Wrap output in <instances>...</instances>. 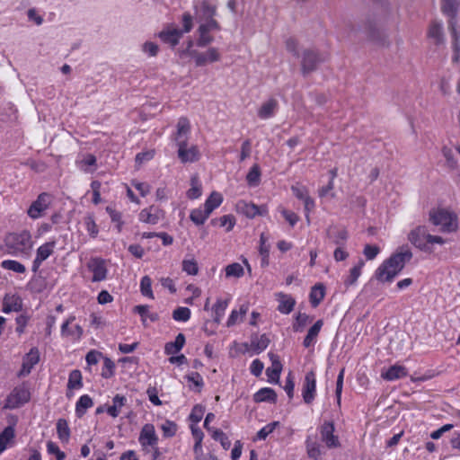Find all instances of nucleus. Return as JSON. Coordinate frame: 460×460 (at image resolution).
I'll use <instances>...</instances> for the list:
<instances>
[{
    "mask_svg": "<svg viewBox=\"0 0 460 460\" xmlns=\"http://www.w3.org/2000/svg\"><path fill=\"white\" fill-rule=\"evenodd\" d=\"M411 258L412 252L407 245L399 247L376 269V279L380 282H392Z\"/></svg>",
    "mask_w": 460,
    "mask_h": 460,
    "instance_id": "obj_1",
    "label": "nucleus"
},
{
    "mask_svg": "<svg viewBox=\"0 0 460 460\" xmlns=\"http://www.w3.org/2000/svg\"><path fill=\"white\" fill-rule=\"evenodd\" d=\"M5 245L10 254L28 258L33 246L31 234L26 230L11 233L5 237Z\"/></svg>",
    "mask_w": 460,
    "mask_h": 460,
    "instance_id": "obj_2",
    "label": "nucleus"
},
{
    "mask_svg": "<svg viewBox=\"0 0 460 460\" xmlns=\"http://www.w3.org/2000/svg\"><path fill=\"white\" fill-rule=\"evenodd\" d=\"M429 220L434 226H439L440 230L445 233L454 232L457 228L456 215L444 208L431 210Z\"/></svg>",
    "mask_w": 460,
    "mask_h": 460,
    "instance_id": "obj_3",
    "label": "nucleus"
},
{
    "mask_svg": "<svg viewBox=\"0 0 460 460\" xmlns=\"http://www.w3.org/2000/svg\"><path fill=\"white\" fill-rule=\"evenodd\" d=\"M31 399L28 384L22 383L15 386L4 401V409H17L27 403Z\"/></svg>",
    "mask_w": 460,
    "mask_h": 460,
    "instance_id": "obj_4",
    "label": "nucleus"
},
{
    "mask_svg": "<svg viewBox=\"0 0 460 460\" xmlns=\"http://www.w3.org/2000/svg\"><path fill=\"white\" fill-rule=\"evenodd\" d=\"M300 57L301 72L304 75L316 70L318 65L324 61L319 51L314 49H305Z\"/></svg>",
    "mask_w": 460,
    "mask_h": 460,
    "instance_id": "obj_5",
    "label": "nucleus"
},
{
    "mask_svg": "<svg viewBox=\"0 0 460 460\" xmlns=\"http://www.w3.org/2000/svg\"><path fill=\"white\" fill-rule=\"evenodd\" d=\"M409 242L420 251L428 252V230L426 226H419L412 229L408 234Z\"/></svg>",
    "mask_w": 460,
    "mask_h": 460,
    "instance_id": "obj_6",
    "label": "nucleus"
},
{
    "mask_svg": "<svg viewBox=\"0 0 460 460\" xmlns=\"http://www.w3.org/2000/svg\"><path fill=\"white\" fill-rule=\"evenodd\" d=\"M50 196L46 192L40 193L28 208V216L32 219L40 217L43 212L49 208Z\"/></svg>",
    "mask_w": 460,
    "mask_h": 460,
    "instance_id": "obj_7",
    "label": "nucleus"
},
{
    "mask_svg": "<svg viewBox=\"0 0 460 460\" xmlns=\"http://www.w3.org/2000/svg\"><path fill=\"white\" fill-rule=\"evenodd\" d=\"M178 146V156L182 163H192L196 162L199 158V152L196 146H191L187 148V138L179 140Z\"/></svg>",
    "mask_w": 460,
    "mask_h": 460,
    "instance_id": "obj_8",
    "label": "nucleus"
},
{
    "mask_svg": "<svg viewBox=\"0 0 460 460\" xmlns=\"http://www.w3.org/2000/svg\"><path fill=\"white\" fill-rule=\"evenodd\" d=\"M334 430L335 428L332 421H324L321 427V438L328 448H335L341 446L338 437L334 435Z\"/></svg>",
    "mask_w": 460,
    "mask_h": 460,
    "instance_id": "obj_9",
    "label": "nucleus"
},
{
    "mask_svg": "<svg viewBox=\"0 0 460 460\" xmlns=\"http://www.w3.org/2000/svg\"><path fill=\"white\" fill-rule=\"evenodd\" d=\"M191 58H194L197 66H203L208 63L218 61L221 56L217 49L209 48L206 52H191Z\"/></svg>",
    "mask_w": 460,
    "mask_h": 460,
    "instance_id": "obj_10",
    "label": "nucleus"
},
{
    "mask_svg": "<svg viewBox=\"0 0 460 460\" xmlns=\"http://www.w3.org/2000/svg\"><path fill=\"white\" fill-rule=\"evenodd\" d=\"M138 440L144 450H146L147 447H155L158 443V437L154 425H144L140 431Z\"/></svg>",
    "mask_w": 460,
    "mask_h": 460,
    "instance_id": "obj_11",
    "label": "nucleus"
},
{
    "mask_svg": "<svg viewBox=\"0 0 460 460\" xmlns=\"http://www.w3.org/2000/svg\"><path fill=\"white\" fill-rule=\"evenodd\" d=\"M316 379L313 371L307 372L305 376L303 385L302 394L305 403L310 404L315 396Z\"/></svg>",
    "mask_w": 460,
    "mask_h": 460,
    "instance_id": "obj_12",
    "label": "nucleus"
},
{
    "mask_svg": "<svg viewBox=\"0 0 460 460\" xmlns=\"http://www.w3.org/2000/svg\"><path fill=\"white\" fill-rule=\"evenodd\" d=\"M139 220L143 223L155 225L164 217V211L156 206H150L139 213Z\"/></svg>",
    "mask_w": 460,
    "mask_h": 460,
    "instance_id": "obj_13",
    "label": "nucleus"
},
{
    "mask_svg": "<svg viewBox=\"0 0 460 460\" xmlns=\"http://www.w3.org/2000/svg\"><path fill=\"white\" fill-rule=\"evenodd\" d=\"M40 360V353L37 348H32L31 350L23 357L22 368L18 373L19 377L28 376L33 367L38 364Z\"/></svg>",
    "mask_w": 460,
    "mask_h": 460,
    "instance_id": "obj_14",
    "label": "nucleus"
},
{
    "mask_svg": "<svg viewBox=\"0 0 460 460\" xmlns=\"http://www.w3.org/2000/svg\"><path fill=\"white\" fill-rule=\"evenodd\" d=\"M326 235L337 246H343L349 236L345 227L334 225L326 229Z\"/></svg>",
    "mask_w": 460,
    "mask_h": 460,
    "instance_id": "obj_15",
    "label": "nucleus"
},
{
    "mask_svg": "<svg viewBox=\"0 0 460 460\" xmlns=\"http://www.w3.org/2000/svg\"><path fill=\"white\" fill-rule=\"evenodd\" d=\"M88 268L93 272V282L102 281L106 279L107 270L105 267V263L101 259H93L88 263Z\"/></svg>",
    "mask_w": 460,
    "mask_h": 460,
    "instance_id": "obj_16",
    "label": "nucleus"
},
{
    "mask_svg": "<svg viewBox=\"0 0 460 460\" xmlns=\"http://www.w3.org/2000/svg\"><path fill=\"white\" fill-rule=\"evenodd\" d=\"M269 357L271 361V367H268L266 370L267 376L269 377L270 382L278 383L282 370V364L279 361V357L274 353H269Z\"/></svg>",
    "mask_w": 460,
    "mask_h": 460,
    "instance_id": "obj_17",
    "label": "nucleus"
},
{
    "mask_svg": "<svg viewBox=\"0 0 460 460\" xmlns=\"http://www.w3.org/2000/svg\"><path fill=\"white\" fill-rule=\"evenodd\" d=\"M22 308V300L17 295L6 294L3 300V312L5 314L11 312H19Z\"/></svg>",
    "mask_w": 460,
    "mask_h": 460,
    "instance_id": "obj_18",
    "label": "nucleus"
},
{
    "mask_svg": "<svg viewBox=\"0 0 460 460\" xmlns=\"http://www.w3.org/2000/svg\"><path fill=\"white\" fill-rule=\"evenodd\" d=\"M460 5L459 0H442L441 10L442 13L449 17L448 29L452 22L456 23V14Z\"/></svg>",
    "mask_w": 460,
    "mask_h": 460,
    "instance_id": "obj_19",
    "label": "nucleus"
},
{
    "mask_svg": "<svg viewBox=\"0 0 460 460\" xmlns=\"http://www.w3.org/2000/svg\"><path fill=\"white\" fill-rule=\"evenodd\" d=\"M239 211L243 213L247 217L253 218L258 215H264L267 212L265 208H260L252 203H247L245 201H240L237 204Z\"/></svg>",
    "mask_w": 460,
    "mask_h": 460,
    "instance_id": "obj_20",
    "label": "nucleus"
},
{
    "mask_svg": "<svg viewBox=\"0 0 460 460\" xmlns=\"http://www.w3.org/2000/svg\"><path fill=\"white\" fill-rule=\"evenodd\" d=\"M183 31L179 29H170L162 31L159 33V38L167 44H170L172 47H175L180 39L182 37Z\"/></svg>",
    "mask_w": 460,
    "mask_h": 460,
    "instance_id": "obj_21",
    "label": "nucleus"
},
{
    "mask_svg": "<svg viewBox=\"0 0 460 460\" xmlns=\"http://www.w3.org/2000/svg\"><path fill=\"white\" fill-rule=\"evenodd\" d=\"M278 300L279 302L278 310L281 314H288L294 309L296 300L289 295L284 293L277 294Z\"/></svg>",
    "mask_w": 460,
    "mask_h": 460,
    "instance_id": "obj_22",
    "label": "nucleus"
},
{
    "mask_svg": "<svg viewBox=\"0 0 460 460\" xmlns=\"http://www.w3.org/2000/svg\"><path fill=\"white\" fill-rule=\"evenodd\" d=\"M408 375L407 369L403 366L394 365L390 367L385 372L381 374V376L388 381H394Z\"/></svg>",
    "mask_w": 460,
    "mask_h": 460,
    "instance_id": "obj_23",
    "label": "nucleus"
},
{
    "mask_svg": "<svg viewBox=\"0 0 460 460\" xmlns=\"http://www.w3.org/2000/svg\"><path fill=\"white\" fill-rule=\"evenodd\" d=\"M133 312L138 314L141 317V321L144 326H146V321L149 319L151 322H156L159 320V315L156 313L149 311V305H138L133 308Z\"/></svg>",
    "mask_w": 460,
    "mask_h": 460,
    "instance_id": "obj_24",
    "label": "nucleus"
},
{
    "mask_svg": "<svg viewBox=\"0 0 460 460\" xmlns=\"http://www.w3.org/2000/svg\"><path fill=\"white\" fill-rule=\"evenodd\" d=\"M253 401L255 402H269L274 403L277 401V394L272 388L264 387L254 394Z\"/></svg>",
    "mask_w": 460,
    "mask_h": 460,
    "instance_id": "obj_25",
    "label": "nucleus"
},
{
    "mask_svg": "<svg viewBox=\"0 0 460 460\" xmlns=\"http://www.w3.org/2000/svg\"><path fill=\"white\" fill-rule=\"evenodd\" d=\"M83 386L82 382V374L81 371L78 369H74L70 372L68 382H67V392L66 396L70 397L72 395V393L69 391L75 390V389H80Z\"/></svg>",
    "mask_w": 460,
    "mask_h": 460,
    "instance_id": "obj_26",
    "label": "nucleus"
},
{
    "mask_svg": "<svg viewBox=\"0 0 460 460\" xmlns=\"http://www.w3.org/2000/svg\"><path fill=\"white\" fill-rule=\"evenodd\" d=\"M278 108V102L275 99H270L264 103H262L261 107L258 111V116L261 119H266L272 117L275 113V111Z\"/></svg>",
    "mask_w": 460,
    "mask_h": 460,
    "instance_id": "obj_27",
    "label": "nucleus"
},
{
    "mask_svg": "<svg viewBox=\"0 0 460 460\" xmlns=\"http://www.w3.org/2000/svg\"><path fill=\"white\" fill-rule=\"evenodd\" d=\"M185 344V336L182 333H179L174 341L167 342L164 346V353L167 355L177 354Z\"/></svg>",
    "mask_w": 460,
    "mask_h": 460,
    "instance_id": "obj_28",
    "label": "nucleus"
},
{
    "mask_svg": "<svg viewBox=\"0 0 460 460\" xmlns=\"http://www.w3.org/2000/svg\"><path fill=\"white\" fill-rule=\"evenodd\" d=\"M325 288L323 284L318 283L314 285L310 291L309 298L312 306L316 307L324 298Z\"/></svg>",
    "mask_w": 460,
    "mask_h": 460,
    "instance_id": "obj_29",
    "label": "nucleus"
},
{
    "mask_svg": "<svg viewBox=\"0 0 460 460\" xmlns=\"http://www.w3.org/2000/svg\"><path fill=\"white\" fill-rule=\"evenodd\" d=\"M323 324V320H318L314 323V324L308 330L306 336L304 339L303 345L305 348H309L314 344L315 339L317 338L322 326Z\"/></svg>",
    "mask_w": 460,
    "mask_h": 460,
    "instance_id": "obj_30",
    "label": "nucleus"
},
{
    "mask_svg": "<svg viewBox=\"0 0 460 460\" xmlns=\"http://www.w3.org/2000/svg\"><path fill=\"white\" fill-rule=\"evenodd\" d=\"M306 452L310 458L314 460H320L322 456V449L320 444L312 439L311 437H307L305 441Z\"/></svg>",
    "mask_w": 460,
    "mask_h": 460,
    "instance_id": "obj_31",
    "label": "nucleus"
},
{
    "mask_svg": "<svg viewBox=\"0 0 460 460\" xmlns=\"http://www.w3.org/2000/svg\"><path fill=\"white\" fill-rule=\"evenodd\" d=\"M223 201V197L220 193L213 191L207 199L204 208L207 213L211 214L215 208L219 207Z\"/></svg>",
    "mask_w": 460,
    "mask_h": 460,
    "instance_id": "obj_32",
    "label": "nucleus"
},
{
    "mask_svg": "<svg viewBox=\"0 0 460 460\" xmlns=\"http://www.w3.org/2000/svg\"><path fill=\"white\" fill-rule=\"evenodd\" d=\"M113 405L107 408V412L113 418H116L119 414V408L124 406L127 402V398L124 395L116 394L113 399Z\"/></svg>",
    "mask_w": 460,
    "mask_h": 460,
    "instance_id": "obj_33",
    "label": "nucleus"
},
{
    "mask_svg": "<svg viewBox=\"0 0 460 460\" xmlns=\"http://www.w3.org/2000/svg\"><path fill=\"white\" fill-rule=\"evenodd\" d=\"M55 246L56 241L45 243L37 249L35 258L40 259L41 261H44L54 252Z\"/></svg>",
    "mask_w": 460,
    "mask_h": 460,
    "instance_id": "obj_34",
    "label": "nucleus"
},
{
    "mask_svg": "<svg viewBox=\"0 0 460 460\" xmlns=\"http://www.w3.org/2000/svg\"><path fill=\"white\" fill-rule=\"evenodd\" d=\"M429 37L434 40V43L439 45L444 42L443 27L441 23L433 22L429 29Z\"/></svg>",
    "mask_w": 460,
    "mask_h": 460,
    "instance_id": "obj_35",
    "label": "nucleus"
},
{
    "mask_svg": "<svg viewBox=\"0 0 460 460\" xmlns=\"http://www.w3.org/2000/svg\"><path fill=\"white\" fill-rule=\"evenodd\" d=\"M190 129V125L189 119L185 117L180 118L177 123L176 143H178L179 140H183L185 137L187 138Z\"/></svg>",
    "mask_w": 460,
    "mask_h": 460,
    "instance_id": "obj_36",
    "label": "nucleus"
},
{
    "mask_svg": "<svg viewBox=\"0 0 460 460\" xmlns=\"http://www.w3.org/2000/svg\"><path fill=\"white\" fill-rule=\"evenodd\" d=\"M93 402L92 398L87 395H82L75 405V413L76 416L81 418L84 415L87 409L91 408L93 406Z\"/></svg>",
    "mask_w": 460,
    "mask_h": 460,
    "instance_id": "obj_37",
    "label": "nucleus"
},
{
    "mask_svg": "<svg viewBox=\"0 0 460 460\" xmlns=\"http://www.w3.org/2000/svg\"><path fill=\"white\" fill-rule=\"evenodd\" d=\"M450 33L453 38V49L455 52L452 59L453 62H458L460 58V36L456 31L455 22H452L450 24Z\"/></svg>",
    "mask_w": 460,
    "mask_h": 460,
    "instance_id": "obj_38",
    "label": "nucleus"
},
{
    "mask_svg": "<svg viewBox=\"0 0 460 460\" xmlns=\"http://www.w3.org/2000/svg\"><path fill=\"white\" fill-rule=\"evenodd\" d=\"M57 434L62 442L67 443L70 438V429L65 419H59L57 421Z\"/></svg>",
    "mask_w": 460,
    "mask_h": 460,
    "instance_id": "obj_39",
    "label": "nucleus"
},
{
    "mask_svg": "<svg viewBox=\"0 0 460 460\" xmlns=\"http://www.w3.org/2000/svg\"><path fill=\"white\" fill-rule=\"evenodd\" d=\"M15 431L12 426L6 427L0 433V454L6 448L7 444L14 438Z\"/></svg>",
    "mask_w": 460,
    "mask_h": 460,
    "instance_id": "obj_40",
    "label": "nucleus"
},
{
    "mask_svg": "<svg viewBox=\"0 0 460 460\" xmlns=\"http://www.w3.org/2000/svg\"><path fill=\"white\" fill-rule=\"evenodd\" d=\"M196 13H201V15L205 18H211L216 14V6L209 4L208 1L204 0L200 3L199 7L195 5Z\"/></svg>",
    "mask_w": 460,
    "mask_h": 460,
    "instance_id": "obj_41",
    "label": "nucleus"
},
{
    "mask_svg": "<svg viewBox=\"0 0 460 460\" xmlns=\"http://www.w3.org/2000/svg\"><path fill=\"white\" fill-rule=\"evenodd\" d=\"M228 301H229L228 299H226V300L217 299V303L213 306V311L215 314L214 322L217 324L220 323L221 319H222L223 315L225 314V311L228 305Z\"/></svg>",
    "mask_w": 460,
    "mask_h": 460,
    "instance_id": "obj_42",
    "label": "nucleus"
},
{
    "mask_svg": "<svg viewBox=\"0 0 460 460\" xmlns=\"http://www.w3.org/2000/svg\"><path fill=\"white\" fill-rule=\"evenodd\" d=\"M191 188L187 191V197L190 199H196L201 196V186L199 181V178L197 175L191 177L190 180Z\"/></svg>",
    "mask_w": 460,
    "mask_h": 460,
    "instance_id": "obj_43",
    "label": "nucleus"
},
{
    "mask_svg": "<svg viewBox=\"0 0 460 460\" xmlns=\"http://www.w3.org/2000/svg\"><path fill=\"white\" fill-rule=\"evenodd\" d=\"M246 181L250 186H257L261 181V169L258 164H253L246 175Z\"/></svg>",
    "mask_w": 460,
    "mask_h": 460,
    "instance_id": "obj_44",
    "label": "nucleus"
},
{
    "mask_svg": "<svg viewBox=\"0 0 460 460\" xmlns=\"http://www.w3.org/2000/svg\"><path fill=\"white\" fill-rule=\"evenodd\" d=\"M209 216L210 214L207 213L205 208H196L190 212V218L195 225L200 226L204 224Z\"/></svg>",
    "mask_w": 460,
    "mask_h": 460,
    "instance_id": "obj_45",
    "label": "nucleus"
},
{
    "mask_svg": "<svg viewBox=\"0 0 460 460\" xmlns=\"http://www.w3.org/2000/svg\"><path fill=\"white\" fill-rule=\"evenodd\" d=\"M363 266H364V261L361 260V261H358V263L356 266H354L350 270L349 276L348 277V279L344 282V284L347 287L352 286V285H354L356 283V281L358 280V277L361 274V269H362Z\"/></svg>",
    "mask_w": 460,
    "mask_h": 460,
    "instance_id": "obj_46",
    "label": "nucleus"
},
{
    "mask_svg": "<svg viewBox=\"0 0 460 460\" xmlns=\"http://www.w3.org/2000/svg\"><path fill=\"white\" fill-rule=\"evenodd\" d=\"M2 268L17 273H24L26 268L23 264L13 260H5L1 263Z\"/></svg>",
    "mask_w": 460,
    "mask_h": 460,
    "instance_id": "obj_47",
    "label": "nucleus"
},
{
    "mask_svg": "<svg viewBox=\"0 0 460 460\" xmlns=\"http://www.w3.org/2000/svg\"><path fill=\"white\" fill-rule=\"evenodd\" d=\"M270 344V339L266 334L252 340V347L257 353L263 351Z\"/></svg>",
    "mask_w": 460,
    "mask_h": 460,
    "instance_id": "obj_48",
    "label": "nucleus"
},
{
    "mask_svg": "<svg viewBox=\"0 0 460 460\" xmlns=\"http://www.w3.org/2000/svg\"><path fill=\"white\" fill-rule=\"evenodd\" d=\"M199 38L197 40V46L199 48H205L214 41V37L209 35V31L201 30L200 27L198 29Z\"/></svg>",
    "mask_w": 460,
    "mask_h": 460,
    "instance_id": "obj_49",
    "label": "nucleus"
},
{
    "mask_svg": "<svg viewBox=\"0 0 460 460\" xmlns=\"http://www.w3.org/2000/svg\"><path fill=\"white\" fill-rule=\"evenodd\" d=\"M247 312H248V305H241L239 311L233 310L228 320H227L226 325L228 327L234 325L237 323L239 316H241V320H242Z\"/></svg>",
    "mask_w": 460,
    "mask_h": 460,
    "instance_id": "obj_50",
    "label": "nucleus"
},
{
    "mask_svg": "<svg viewBox=\"0 0 460 460\" xmlns=\"http://www.w3.org/2000/svg\"><path fill=\"white\" fill-rule=\"evenodd\" d=\"M152 280L149 276H144L140 281V291L145 296L154 299V294L152 291Z\"/></svg>",
    "mask_w": 460,
    "mask_h": 460,
    "instance_id": "obj_51",
    "label": "nucleus"
},
{
    "mask_svg": "<svg viewBox=\"0 0 460 460\" xmlns=\"http://www.w3.org/2000/svg\"><path fill=\"white\" fill-rule=\"evenodd\" d=\"M182 270L186 272L188 275H197L199 272L198 262L193 258L184 259L182 261Z\"/></svg>",
    "mask_w": 460,
    "mask_h": 460,
    "instance_id": "obj_52",
    "label": "nucleus"
},
{
    "mask_svg": "<svg viewBox=\"0 0 460 460\" xmlns=\"http://www.w3.org/2000/svg\"><path fill=\"white\" fill-rule=\"evenodd\" d=\"M243 275V268L240 263L234 262L226 268V278H241Z\"/></svg>",
    "mask_w": 460,
    "mask_h": 460,
    "instance_id": "obj_53",
    "label": "nucleus"
},
{
    "mask_svg": "<svg viewBox=\"0 0 460 460\" xmlns=\"http://www.w3.org/2000/svg\"><path fill=\"white\" fill-rule=\"evenodd\" d=\"M161 429L165 438H172L176 434L177 424L172 420H165L162 425Z\"/></svg>",
    "mask_w": 460,
    "mask_h": 460,
    "instance_id": "obj_54",
    "label": "nucleus"
},
{
    "mask_svg": "<svg viewBox=\"0 0 460 460\" xmlns=\"http://www.w3.org/2000/svg\"><path fill=\"white\" fill-rule=\"evenodd\" d=\"M190 317V310L188 307H178L172 313L175 321L187 322Z\"/></svg>",
    "mask_w": 460,
    "mask_h": 460,
    "instance_id": "obj_55",
    "label": "nucleus"
},
{
    "mask_svg": "<svg viewBox=\"0 0 460 460\" xmlns=\"http://www.w3.org/2000/svg\"><path fill=\"white\" fill-rule=\"evenodd\" d=\"M84 224L86 226V230L88 231L90 235L93 238H95L98 234L99 230H98L97 225L95 224L93 216H92V215L86 216L84 217Z\"/></svg>",
    "mask_w": 460,
    "mask_h": 460,
    "instance_id": "obj_56",
    "label": "nucleus"
},
{
    "mask_svg": "<svg viewBox=\"0 0 460 460\" xmlns=\"http://www.w3.org/2000/svg\"><path fill=\"white\" fill-rule=\"evenodd\" d=\"M279 425V421H273L261 429L257 433V438L260 440H264L266 438L273 432V430Z\"/></svg>",
    "mask_w": 460,
    "mask_h": 460,
    "instance_id": "obj_57",
    "label": "nucleus"
},
{
    "mask_svg": "<svg viewBox=\"0 0 460 460\" xmlns=\"http://www.w3.org/2000/svg\"><path fill=\"white\" fill-rule=\"evenodd\" d=\"M114 368H115L114 362L109 358H104L102 376L103 378L111 377L114 375Z\"/></svg>",
    "mask_w": 460,
    "mask_h": 460,
    "instance_id": "obj_58",
    "label": "nucleus"
},
{
    "mask_svg": "<svg viewBox=\"0 0 460 460\" xmlns=\"http://www.w3.org/2000/svg\"><path fill=\"white\" fill-rule=\"evenodd\" d=\"M286 49L291 53L294 57L299 58L300 54L298 51V41L295 38H288L285 42Z\"/></svg>",
    "mask_w": 460,
    "mask_h": 460,
    "instance_id": "obj_59",
    "label": "nucleus"
},
{
    "mask_svg": "<svg viewBox=\"0 0 460 460\" xmlns=\"http://www.w3.org/2000/svg\"><path fill=\"white\" fill-rule=\"evenodd\" d=\"M204 411H205V408L202 405H200V404L195 405L192 408L191 412L190 414V420L195 423L199 422L202 420Z\"/></svg>",
    "mask_w": 460,
    "mask_h": 460,
    "instance_id": "obj_60",
    "label": "nucleus"
},
{
    "mask_svg": "<svg viewBox=\"0 0 460 460\" xmlns=\"http://www.w3.org/2000/svg\"><path fill=\"white\" fill-rule=\"evenodd\" d=\"M30 320V316L28 314H22L16 317V332L22 334L24 332L25 327Z\"/></svg>",
    "mask_w": 460,
    "mask_h": 460,
    "instance_id": "obj_61",
    "label": "nucleus"
},
{
    "mask_svg": "<svg viewBox=\"0 0 460 460\" xmlns=\"http://www.w3.org/2000/svg\"><path fill=\"white\" fill-rule=\"evenodd\" d=\"M380 252V248L377 245L366 244L363 253L367 260H374Z\"/></svg>",
    "mask_w": 460,
    "mask_h": 460,
    "instance_id": "obj_62",
    "label": "nucleus"
},
{
    "mask_svg": "<svg viewBox=\"0 0 460 460\" xmlns=\"http://www.w3.org/2000/svg\"><path fill=\"white\" fill-rule=\"evenodd\" d=\"M218 221L220 222V226H226L227 232L231 231L235 225V218L233 215H225Z\"/></svg>",
    "mask_w": 460,
    "mask_h": 460,
    "instance_id": "obj_63",
    "label": "nucleus"
},
{
    "mask_svg": "<svg viewBox=\"0 0 460 460\" xmlns=\"http://www.w3.org/2000/svg\"><path fill=\"white\" fill-rule=\"evenodd\" d=\"M182 30L183 33L190 32L193 27V18L190 13H184L182 14Z\"/></svg>",
    "mask_w": 460,
    "mask_h": 460,
    "instance_id": "obj_64",
    "label": "nucleus"
}]
</instances>
